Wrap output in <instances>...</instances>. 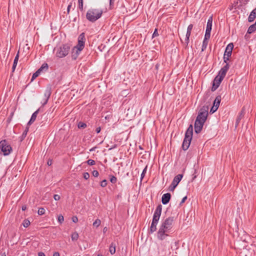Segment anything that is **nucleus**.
<instances>
[{
  "label": "nucleus",
  "instance_id": "f257e3e1",
  "mask_svg": "<svg viewBox=\"0 0 256 256\" xmlns=\"http://www.w3.org/2000/svg\"><path fill=\"white\" fill-rule=\"evenodd\" d=\"M174 220V216H169L162 222L158 232L157 237L159 240H162L168 236L166 232L172 228Z\"/></svg>",
  "mask_w": 256,
  "mask_h": 256
},
{
  "label": "nucleus",
  "instance_id": "f03ea898",
  "mask_svg": "<svg viewBox=\"0 0 256 256\" xmlns=\"http://www.w3.org/2000/svg\"><path fill=\"white\" fill-rule=\"evenodd\" d=\"M104 12L101 8H90L86 14V19L91 22H94L100 18Z\"/></svg>",
  "mask_w": 256,
  "mask_h": 256
},
{
  "label": "nucleus",
  "instance_id": "7ed1b4c3",
  "mask_svg": "<svg viewBox=\"0 0 256 256\" xmlns=\"http://www.w3.org/2000/svg\"><path fill=\"white\" fill-rule=\"evenodd\" d=\"M162 210V206L158 204L154 212L152 217V222L150 227V232L152 234L156 230V226L160 220Z\"/></svg>",
  "mask_w": 256,
  "mask_h": 256
},
{
  "label": "nucleus",
  "instance_id": "20e7f679",
  "mask_svg": "<svg viewBox=\"0 0 256 256\" xmlns=\"http://www.w3.org/2000/svg\"><path fill=\"white\" fill-rule=\"evenodd\" d=\"M193 134V126L192 124H190L186 132L182 144L183 150H187L190 145L192 141Z\"/></svg>",
  "mask_w": 256,
  "mask_h": 256
},
{
  "label": "nucleus",
  "instance_id": "39448f33",
  "mask_svg": "<svg viewBox=\"0 0 256 256\" xmlns=\"http://www.w3.org/2000/svg\"><path fill=\"white\" fill-rule=\"evenodd\" d=\"M70 46L68 44H64L58 48L56 56L59 58L66 56L69 53Z\"/></svg>",
  "mask_w": 256,
  "mask_h": 256
},
{
  "label": "nucleus",
  "instance_id": "423d86ee",
  "mask_svg": "<svg viewBox=\"0 0 256 256\" xmlns=\"http://www.w3.org/2000/svg\"><path fill=\"white\" fill-rule=\"evenodd\" d=\"M12 151V148L6 140L0 142V152L4 156H8Z\"/></svg>",
  "mask_w": 256,
  "mask_h": 256
},
{
  "label": "nucleus",
  "instance_id": "0eeeda50",
  "mask_svg": "<svg viewBox=\"0 0 256 256\" xmlns=\"http://www.w3.org/2000/svg\"><path fill=\"white\" fill-rule=\"evenodd\" d=\"M208 107L207 106H203L200 110L196 119H198L203 122H205L208 115Z\"/></svg>",
  "mask_w": 256,
  "mask_h": 256
},
{
  "label": "nucleus",
  "instance_id": "6e6552de",
  "mask_svg": "<svg viewBox=\"0 0 256 256\" xmlns=\"http://www.w3.org/2000/svg\"><path fill=\"white\" fill-rule=\"evenodd\" d=\"M183 177V175L182 174H179L176 176L173 179L172 182L170 186L168 188V190L170 191H174L176 188L178 183L180 182L181 180Z\"/></svg>",
  "mask_w": 256,
  "mask_h": 256
},
{
  "label": "nucleus",
  "instance_id": "1a4fd4ad",
  "mask_svg": "<svg viewBox=\"0 0 256 256\" xmlns=\"http://www.w3.org/2000/svg\"><path fill=\"white\" fill-rule=\"evenodd\" d=\"M204 122L198 119H196L194 122V132L196 134H199L202 130Z\"/></svg>",
  "mask_w": 256,
  "mask_h": 256
},
{
  "label": "nucleus",
  "instance_id": "9d476101",
  "mask_svg": "<svg viewBox=\"0 0 256 256\" xmlns=\"http://www.w3.org/2000/svg\"><path fill=\"white\" fill-rule=\"evenodd\" d=\"M222 80L223 79L219 77V76H217L215 77L213 80L212 86V92L215 91L218 88Z\"/></svg>",
  "mask_w": 256,
  "mask_h": 256
},
{
  "label": "nucleus",
  "instance_id": "9b49d317",
  "mask_svg": "<svg viewBox=\"0 0 256 256\" xmlns=\"http://www.w3.org/2000/svg\"><path fill=\"white\" fill-rule=\"evenodd\" d=\"M86 42L85 34L84 32L80 34L78 37V44L76 46L84 49Z\"/></svg>",
  "mask_w": 256,
  "mask_h": 256
},
{
  "label": "nucleus",
  "instance_id": "f8f14e48",
  "mask_svg": "<svg viewBox=\"0 0 256 256\" xmlns=\"http://www.w3.org/2000/svg\"><path fill=\"white\" fill-rule=\"evenodd\" d=\"M212 16H211L208 19L206 30L204 36H210V32L212 28Z\"/></svg>",
  "mask_w": 256,
  "mask_h": 256
},
{
  "label": "nucleus",
  "instance_id": "ddd939ff",
  "mask_svg": "<svg viewBox=\"0 0 256 256\" xmlns=\"http://www.w3.org/2000/svg\"><path fill=\"white\" fill-rule=\"evenodd\" d=\"M82 48H81L77 46H75L72 50V58L74 60H76L78 55L80 54V52L82 50Z\"/></svg>",
  "mask_w": 256,
  "mask_h": 256
},
{
  "label": "nucleus",
  "instance_id": "4468645a",
  "mask_svg": "<svg viewBox=\"0 0 256 256\" xmlns=\"http://www.w3.org/2000/svg\"><path fill=\"white\" fill-rule=\"evenodd\" d=\"M234 48V44L232 43L229 44L226 47L224 55L228 56H230L232 54V50Z\"/></svg>",
  "mask_w": 256,
  "mask_h": 256
},
{
  "label": "nucleus",
  "instance_id": "2eb2a0df",
  "mask_svg": "<svg viewBox=\"0 0 256 256\" xmlns=\"http://www.w3.org/2000/svg\"><path fill=\"white\" fill-rule=\"evenodd\" d=\"M171 194L170 193H166L162 195V202L163 204H168L170 200Z\"/></svg>",
  "mask_w": 256,
  "mask_h": 256
},
{
  "label": "nucleus",
  "instance_id": "dca6fc26",
  "mask_svg": "<svg viewBox=\"0 0 256 256\" xmlns=\"http://www.w3.org/2000/svg\"><path fill=\"white\" fill-rule=\"evenodd\" d=\"M52 94V86L49 84H48L44 94V98L46 99H49Z\"/></svg>",
  "mask_w": 256,
  "mask_h": 256
},
{
  "label": "nucleus",
  "instance_id": "f3484780",
  "mask_svg": "<svg viewBox=\"0 0 256 256\" xmlns=\"http://www.w3.org/2000/svg\"><path fill=\"white\" fill-rule=\"evenodd\" d=\"M40 109L37 110L36 111H35L32 115L31 118L29 122H28L27 125L30 126L36 120L37 115L39 112Z\"/></svg>",
  "mask_w": 256,
  "mask_h": 256
},
{
  "label": "nucleus",
  "instance_id": "a211bd4d",
  "mask_svg": "<svg viewBox=\"0 0 256 256\" xmlns=\"http://www.w3.org/2000/svg\"><path fill=\"white\" fill-rule=\"evenodd\" d=\"M210 36H204V39L202 42V51H204L206 48L208 44V40L210 39Z\"/></svg>",
  "mask_w": 256,
  "mask_h": 256
},
{
  "label": "nucleus",
  "instance_id": "6ab92c4d",
  "mask_svg": "<svg viewBox=\"0 0 256 256\" xmlns=\"http://www.w3.org/2000/svg\"><path fill=\"white\" fill-rule=\"evenodd\" d=\"M256 18V11H255L254 10H253L252 12H250L248 18V22H252L255 18Z\"/></svg>",
  "mask_w": 256,
  "mask_h": 256
},
{
  "label": "nucleus",
  "instance_id": "aec40b11",
  "mask_svg": "<svg viewBox=\"0 0 256 256\" xmlns=\"http://www.w3.org/2000/svg\"><path fill=\"white\" fill-rule=\"evenodd\" d=\"M190 36H186L184 40V42L182 39H180V42L184 46V48L186 49L188 48V45L190 42Z\"/></svg>",
  "mask_w": 256,
  "mask_h": 256
},
{
  "label": "nucleus",
  "instance_id": "412c9836",
  "mask_svg": "<svg viewBox=\"0 0 256 256\" xmlns=\"http://www.w3.org/2000/svg\"><path fill=\"white\" fill-rule=\"evenodd\" d=\"M256 30V24L254 23L248 28L247 32L248 34H252Z\"/></svg>",
  "mask_w": 256,
  "mask_h": 256
},
{
  "label": "nucleus",
  "instance_id": "4be33fe9",
  "mask_svg": "<svg viewBox=\"0 0 256 256\" xmlns=\"http://www.w3.org/2000/svg\"><path fill=\"white\" fill-rule=\"evenodd\" d=\"M48 68V66L47 63H44L42 66L38 70L40 73L44 70L46 71Z\"/></svg>",
  "mask_w": 256,
  "mask_h": 256
},
{
  "label": "nucleus",
  "instance_id": "5701e85b",
  "mask_svg": "<svg viewBox=\"0 0 256 256\" xmlns=\"http://www.w3.org/2000/svg\"><path fill=\"white\" fill-rule=\"evenodd\" d=\"M220 101L221 96L220 95L217 96L214 102L213 105H216L217 106L219 107Z\"/></svg>",
  "mask_w": 256,
  "mask_h": 256
},
{
  "label": "nucleus",
  "instance_id": "b1692460",
  "mask_svg": "<svg viewBox=\"0 0 256 256\" xmlns=\"http://www.w3.org/2000/svg\"><path fill=\"white\" fill-rule=\"evenodd\" d=\"M245 113H246V108H245V107L244 106L242 108V110H241L240 112L239 113L238 116L237 118L242 120L244 117Z\"/></svg>",
  "mask_w": 256,
  "mask_h": 256
},
{
  "label": "nucleus",
  "instance_id": "393cba45",
  "mask_svg": "<svg viewBox=\"0 0 256 256\" xmlns=\"http://www.w3.org/2000/svg\"><path fill=\"white\" fill-rule=\"evenodd\" d=\"M193 28V24H190L188 26L187 28V31L186 33V36H190L191 35V32Z\"/></svg>",
  "mask_w": 256,
  "mask_h": 256
},
{
  "label": "nucleus",
  "instance_id": "a878e982",
  "mask_svg": "<svg viewBox=\"0 0 256 256\" xmlns=\"http://www.w3.org/2000/svg\"><path fill=\"white\" fill-rule=\"evenodd\" d=\"M71 238H72V240H73V241L76 240L78 238V233L76 232H74L72 233L71 235Z\"/></svg>",
  "mask_w": 256,
  "mask_h": 256
},
{
  "label": "nucleus",
  "instance_id": "bb28decb",
  "mask_svg": "<svg viewBox=\"0 0 256 256\" xmlns=\"http://www.w3.org/2000/svg\"><path fill=\"white\" fill-rule=\"evenodd\" d=\"M40 74V72L38 70L34 73L32 76L31 82L33 81L35 78H36Z\"/></svg>",
  "mask_w": 256,
  "mask_h": 256
},
{
  "label": "nucleus",
  "instance_id": "cd10ccee",
  "mask_svg": "<svg viewBox=\"0 0 256 256\" xmlns=\"http://www.w3.org/2000/svg\"><path fill=\"white\" fill-rule=\"evenodd\" d=\"M78 127L79 128H84L86 127V124L84 122H80L78 123Z\"/></svg>",
  "mask_w": 256,
  "mask_h": 256
},
{
  "label": "nucleus",
  "instance_id": "c85d7f7f",
  "mask_svg": "<svg viewBox=\"0 0 256 256\" xmlns=\"http://www.w3.org/2000/svg\"><path fill=\"white\" fill-rule=\"evenodd\" d=\"M226 72L220 70V71L219 72L218 74V76H219V77L224 79L226 75Z\"/></svg>",
  "mask_w": 256,
  "mask_h": 256
},
{
  "label": "nucleus",
  "instance_id": "c756f323",
  "mask_svg": "<svg viewBox=\"0 0 256 256\" xmlns=\"http://www.w3.org/2000/svg\"><path fill=\"white\" fill-rule=\"evenodd\" d=\"M78 8L80 11L84 10V8H83V0H78Z\"/></svg>",
  "mask_w": 256,
  "mask_h": 256
},
{
  "label": "nucleus",
  "instance_id": "7c9ffc66",
  "mask_svg": "<svg viewBox=\"0 0 256 256\" xmlns=\"http://www.w3.org/2000/svg\"><path fill=\"white\" fill-rule=\"evenodd\" d=\"M30 222L28 219H26L22 222V225L24 228H28L30 225Z\"/></svg>",
  "mask_w": 256,
  "mask_h": 256
},
{
  "label": "nucleus",
  "instance_id": "2f4dec72",
  "mask_svg": "<svg viewBox=\"0 0 256 256\" xmlns=\"http://www.w3.org/2000/svg\"><path fill=\"white\" fill-rule=\"evenodd\" d=\"M101 224V221L100 219L97 218L93 223V226L96 228L98 227Z\"/></svg>",
  "mask_w": 256,
  "mask_h": 256
},
{
  "label": "nucleus",
  "instance_id": "473e14b6",
  "mask_svg": "<svg viewBox=\"0 0 256 256\" xmlns=\"http://www.w3.org/2000/svg\"><path fill=\"white\" fill-rule=\"evenodd\" d=\"M110 252L112 254H113L116 252L115 246H113V244H112L110 247Z\"/></svg>",
  "mask_w": 256,
  "mask_h": 256
},
{
  "label": "nucleus",
  "instance_id": "72a5a7b5",
  "mask_svg": "<svg viewBox=\"0 0 256 256\" xmlns=\"http://www.w3.org/2000/svg\"><path fill=\"white\" fill-rule=\"evenodd\" d=\"M14 111L13 110L12 112H11L10 115L9 116L8 118H7V120H6V122H8V124H10L12 118V117L14 115Z\"/></svg>",
  "mask_w": 256,
  "mask_h": 256
},
{
  "label": "nucleus",
  "instance_id": "f704fd0d",
  "mask_svg": "<svg viewBox=\"0 0 256 256\" xmlns=\"http://www.w3.org/2000/svg\"><path fill=\"white\" fill-rule=\"evenodd\" d=\"M218 108V106H216V105H213V106L211 108L210 110V112L211 114L214 113L215 112H216Z\"/></svg>",
  "mask_w": 256,
  "mask_h": 256
},
{
  "label": "nucleus",
  "instance_id": "c9c22d12",
  "mask_svg": "<svg viewBox=\"0 0 256 256\" xmlns=\"http://www.w3.org/2000/svg\"><path fill=\"white\" fill-rule=\"evenodd\" d=\"M147 168H148V166H146L144 168L142 172V173L141 174V175H140V180H142L144 177L145 174H146V170H147Z\"/></svg>",
  "mask_w": 256,
  "mask_h": 256
},
{
  "label": "nucleus",
  "instance_id": "e433bc0d",
  "mask_svg": "<svg viewBox=\"0 0 256 256\" xmlns=\"http://www.w3.org/2000/svg\"><path fill=\"white\" fill-rule=\"evenodd\" d=\"M110 182L112 184H116L117 182V178L114 176H110Z\"/></svg>",
  "mask_w": 256,
  "mask_h": 256
},
{
  "label": "nucleus",
  "instance_id": "4c0bfd02",
  "mask_svg": "<svg viewBox=\"0 0 256 256\" xmlns=\"http://www.w3.org/2000/svg\"><path fill=\"white\" fill-rule=\"evenodd\" d=\"M58 222L62 224L64 221V218L62 214H60L58 218Z\"/></svg>",
  "mask_w": 256,
  "mask_h": 256
},
{
  "label": "nucleus",
  "instance_id": "58836bf2",
  "mask_svg": "<svg viewBox=\"0 0 256 256\" xmlns=\"http://www.w3.org/2000/svg\"><path fill=\"white\" fill-rule=\"evenodd\" d=\"M38 213L40 216L43 215L45 213L44 208H40L38 210Z\"/></svg>",
  "mask_w": 256,
  "mask_h": 256
},
{
  "label": "nucleus",
  "instance_id": "ea45409f",
  "mask_svg": "<svg viewBox=\"0 0 256 256\" xmlns=\"http://www.w3.org/2000/svg\"><path fill=\"white\" fill-rule=\"evenodd\" d=\"M230 68V66L228 63L223 66L220 70L227 72Z\"/></svg>",
  "mask_w": 256,
  "mask_h": 256
},
{
  "label": "nucleus",
  "instance_id": "a19ab883",
  "mask_svg": "<svg viewBox=\"0 0 256 256\" xmlns=\"http://www.w3.org/2000/svg\"><path fill=\"white\" fill-rule=\"evenodd\" d=\"M28 130H29V128L28 126H27L25 130L22 132V137L23 138H24L26 136Z\"/></svg>",
  "mask_w": 256,
  "mask_h": 256
},
{
  "label": "nucleus",
  "instance_id": "79ce46f5",
  "mask_svg": "<svg viewBox=\"0 0 256 256\" xmlns=\"http://www.w3.org/2000/svg\"><path fill=\"white\" fill-rule=\"evenodd\" d=\"M115 0H110V6L109 8L112 10L114 8V5Z\"/></svg>",
  "mask_w": 256,
  "mask_h": 256
},
{
  "label": "nucleus",
  "instance_id": "37998d69",
  "mask_svg": "<svg viewBox=\"0 0 256 256\" xmlns=\"http://www.w3.org/2000/svg\"><path fill=\"white\" fill-rule=\"evenodd\" d=\"M86 162L90 166H93V165H94L96 164V162L94 160H90V159L87 160Z\"/></svg>",
  "mask_w": 256,
  "mask_h": 256
},
{
  "label": "nucleus",
  "instance_id": "c03bdc74",
  "mask_svg": "<svg viewBox=\"0 0 256 256\" xmlns=\"http://www.w3.org/2000/svg\"><path fill=\"white\" fill-rule=\"evenodd\" d=\"M107 185V180H104L100 182V186L102 188L106 186Z\"/></svg>",
  "mask_w": 256,
  "mask_h": 256
},
{
  "label": "nucleus",
  "instance_id": "a18cd8bd",
  "mask_svg": "<svg viewBox=\"0 0 256 256\" xmlns=\"http://www.w3.org/2000/svg\"><path fill=\"white\" fill-rule=\"evenodd\" d=\"M83 177L85 180H88L90 178V174L88 172L83 174Z\"/></svg>",
  "mask_w": 256,
  "mask_h": 256
},
{
  "label": "nucleus",
  "instance_id": "49530a36",
  "mask_svg": "<svg viewBox=\"0 0 256 256\" xmlns=\"http://www.w3.org/2000/svg\"><path fill=\"white\" fill-rule=\"evenodd\" d=\"M92 176L94 177H98L99 175V172L98 170H94L92 172Z\"/></svg>",
  "mask_w": 256,
  "mask_h": 256
},
{
  "label": "nucleus",
  "instance_id": "de8ad7c7",
  "mask_svg": "<svg viewBox=\"0 0 256 256\" xmlns=\"http://www.w3.org/2000/svg\"><path fill=\"white\" fill-rule=\"evenodd\" d=\"M18 58H19V52H18V54H16V56L14 59V62L18 64Z\"/></svg>",
  "mask_w": 256,
  "mask_h": 256
},
{
  "label": "nucleus",
  "instance_id": "09e8293b",
  "mask_svg": "<svg viewBox=\"0 0 256 256\" xmlns=\"http://www.w3.org/2000/svg\"><path fill=\"white\" fill-rule=\"evenodd\" d=\"M230 56L224 55V61L225 63H227V62L229 60Z\"/></svg>",
  "mask_w": 256,
  "mask_h": 256
},
{
  "label": "nucleus",
  "instance_id": "8fccbe9b",
  "mask_svg": "<svg viewBox=\"0 0 256 256\" xmlns=\"http://www.w3.org/2000/svg\"><path fill=\"white\" fill-rule=\"evenodd\" d=\"M158 36V30L156 28L153 34H152V37L154 38V37Z\"/></svg>",
  "mask_w": 256,
  "mask_h": 256
},
{
  "label": "nucleus",
  "instance_id": "3c124183",
  "mask_svg": "<svg viewBox=\"0 0 256 256\" xmlns=\"http://www.w3.org/2000/svg\"><path fill=\"white\" fill-rule=\"evenodd\" d=\"M240 120H241L240 118H236V128L238 126Z\"/></svg>",
  "mask_w": 256,
  "mask_h": 256
},
{
  "label": "nucleus",
  "instance_id": "603ef678",
  "mask_svg": "<svg viewBox=\"0 0 256 256\" xmlns=\"http://www.w3.org/2000/svg\"><path fill=\"white\" fill-rule=\"evenodd\" d=\"M54 198L56 200H60V197L58 194H54Z\"/></svg>",
  "mask_w": 256,
  "mask_h": 256
},
{
  "label": "nucleus",
  "instance_id": "864d4df0",
  "mask_svg": "<svg viewBox=\"0 0 256 256\" xmlns=\"http://www.w3.org/2000/svg\"><path fill=\"white\" fill-rule=\"evenodd\" d=\"M72 220L74 222L76 223L78 222V218L76 216H74L72 218Z\"/></svg>",
  "mask_w": 256,
  "mask_h": 256
},
{
  "label": "nucleus",
  "instance_id": "5fc2aeb1",
  "mask_svg": "<svg viewBox=\"0 0 256 256\" xmlns=\"http://www.w3.org/2000/svg\"><path fill=\"white\" fill-rule=\"evenodd\" d=\"M186 199H187V196H185L184 197L182 198V200L180 204L182 205L183 203H184L185 202V201L186 200Z\"/></svg>",
  "mask_w": 256,
  "mask_h": 256
},
{
  "label": "nucleus",
  "instance_id": "6e6d98bb",
  "mask_svg": "<svg viewBox=\"0 0 256 256\" xmlns=\"http://www.w3.org/2000/svg\"><path fill=\"white\" fill-rule=\"evenodd\" d=\"M72 6V2H70L68 6V8H67V12L68 14H69L70 12V8H71Z\"/></svg>",
  "mask_w": 256,
  "mask_h": 256
},
{
  "label": "nucleus",
  "instance_id": "4d7b16f0",
  "mask_svg": "<svg viewBox=\"0 0 256 256\" xmlns=\"http://www.w3.org/2000/svg\"><path fill=\"white\" fill-rule=\"evenodd\" d=\"M43 100L44 102L42 103V106H45L48 103V99H46V98H44Z\"/></svg>",
  "mask_w": 256,
  "mask_h": 256
},
{
  "label": "nucleus",
  "instance_id": "13d9d810",
  "mask_svg": "<svg viewBox=\"0 0 256 256\" xmlns=\"http://www.w3.org/2000/svg\"><path fill=\"white\" fill-rule=\"evenodd\" d=\"M16 65H17V63H14V62L13 63V66L12 67V72H14L15 68L16 66Z\"/></svg>",
  "mask_w": 256,
  "mask_h": 256
},
{
  "label": "nucleus",
  "instance_id": "bf43d9fd",
  "mask_svg": "<svg viewBox=\"0 0 256 256\" xmlns=\"http://www.w3.org/2000/svg\"><path fill=\"white\" fill-rule=\"evenodd\" d=\"M52 164V160H48V162H47V164L48 166H50Z\"/></svg>",
  "mask_w": 256,
  "mask_h": 256
},
{
  "label": "nucleus",
  "instance_id": "052dcab7",
  "mask_svg": "<svg viewBox=\"0 0 256 256\" xmlns=\"http://www.w3.org/2000/svg\"><path fill=\"white\" fill-rule=\"evenodd\" d=\"M100 130H101V128H100V126H99V127H98V128H96V133H98H98H99V132H100Z\"/></svg>",
  "mask_w": 256,
  "mask_h": 256
},
{
  "label": "nucleus",
  "instance_id": "680f3d73",
  "mask_svg": "<svg viewBox=\"0 0 256 256\" xmlns=\"http://www.w3.org/2000/svg\"><path fill=\"white\" fill-rule=\"evenodd\" d=\"M38 256H45V254L44 252H39L38 253Z\"/></svg>",
  "mask_w": 256,
  "mask_h": 256
},
{
  "label": "nucleus",
  "instance_id": "e2e57ef3",
  "mask_svg": "<svg viewBox=\"0 0 256 256\" xmlns=\"http://www.w3.org/2000/svg\"><path fill=\"white\" fill-rule=\"evenodd\" d=\"M53 256H60V253L58 252H54L53 254Z\"/></svg>",
  "mask_w": 256,
  "mask_h": 256
},
{
  "label": "nucleus",
  "instance_id": "0e129e2a",
  "mask_svg": "<svg viewBox=\"0 0 256 256\" xmlns=\"http://www.w3.org/2000/svg\"><path fill=\"white\" fill-rule=\"evenodd\" d=\"M26 209V205L22 206V210L24 211Z\"/></svg>",
  "mask_w": 256,
  "mask_h": 256
},
{
  "label": "nucleus",
  "instance_id": "69168bd1",
  "mask_svg": "<svg viewBox=\"0 0 256 256\" xmlns=\"http://www.w3.org/2000/svg\"><path fill=\"white\" fill-rule=\"evenodd\" d=\"M96 148H97V147H96V146L93 147V148H90V152H93V151L95 150H96Z\"/></svg>",
  "mask_w": 256,
  "mask_h": 256
},
{
  "label": "nucleus",
  "instance_id": "338daca9",
  "mask_svg": "<svg viewBox=\"0 0 256 256\" xmlns=\"http://www.w3.org/2000/svg\"><path fill=\"white\" fill-rule=\"evenodd\" d=\"M116 144H114L112 147V148H110L108 149V150H112V149H113V148H116Z\"/></svg>",
  "mask_w": 256,
  "mask_h": 256
},
{
  "label": "nucleus",
  "instance_id": "774afa93",
  "mask_svg": "<svg viewBox=\"0 0 256 256\" xmlns=\"http://www.w3.org/2000/svg\"><path fill=\"white\" fill-rule=\"evenodd\" d=\"M106 230H107V228H106V227H105V228H104V230H103V232H104H104H106Z\"/></svg>",
  "mask_w": 256,
  "mask_h": 256
}]
</instances>
